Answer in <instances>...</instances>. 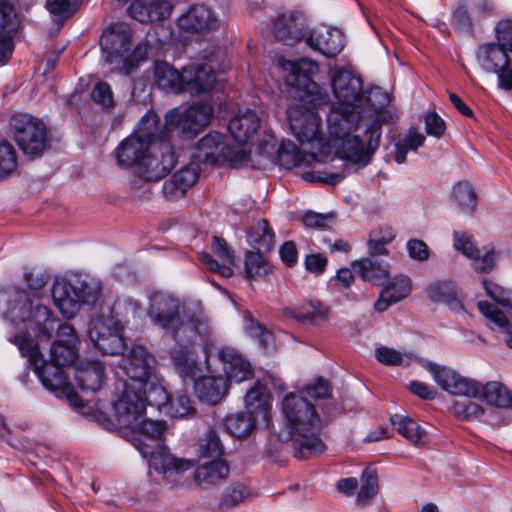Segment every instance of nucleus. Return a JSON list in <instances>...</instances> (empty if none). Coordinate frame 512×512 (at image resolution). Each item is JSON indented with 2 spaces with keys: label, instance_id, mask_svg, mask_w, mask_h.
I'll list each match as a JSON object with an SVG mask.
<instances>
[{
  "label": "nucleus",
  "instance_id": "nucleus-1",
  "mask_svg": "<svg viewBox=\"0 0 512 512\" xmlns=\"http://www.w3.org/2000/svg\"><path fill=\"white\" fill-rule=\"evenodd\" d=\"M185 305L176 296L156 291L149 296L147 315L158 328L172 335L175 342H195L207 336L210 327L207 319L192 316L184 319Z\"/></svg>",
  "mask_w": 512,
  "mask_h": 512
},
{
  "label": "nucleus",
  "instance_id": "nucleus-2",
  "mask_svg": "<svg viewBox=\"0 0 512 512\" xmlns=\"http://www.w3.org/2000/svg\"><path fill=\"white\" fill-rule=\"evenodd\" d=\"M282 410L290 434L296 437L295 457L304 460L321 454L326 446L318 437L321 420L314 405L307 399L291 393L284 398Z\"/></svg>",
  "mask_w": 512,
  "mask_h": 512
},
{
  "label": "nucleus",
  "instance_id": "nucleus-3",
  "mask_svg": "<svg viewBox=\"0 0 512 512\" xmlns=\"http://www.w3.org/2000/svg\"><path fill=\"white\" fill-rule=\"evenodd\" d=\"M160 118L154 112L146 113L134 132L120 142L115 150L117 164L132 168L138 174L146 155L159 134Z\"/></svg>",
  "mask_w": 512,
  "mask_h": 512
},
{
  "label": "nucleus",
  "instance_id": "nucleus-4",
  "mask_svg": "<svg viewBox=\"0 0 512 512\" xmlns=\"http://www.w3.org/2000/svg\"><path fill=\"white\" fill-rule=\"evenodd\" d=\"M100 293V283L92 278L57 279L52 287L54 304L67 318L76 315L81 305L94 304Z\"/></svg>",
  "mask_w": 512,
  "mask_h": 512
},
{
  "label": "nucleus",
  "instance_id": "nucleus-5",
  "mask_svg": "<svg viewBox=\"0 0 512 512\" xmlns=\"http://www.w3.org/2000/svg\"><path fill=\"white\" fill-rule=\"evenodd\" d=\"M283 68L288 72L287 85L295 89V94L302 103L316 108L328 102L329 95L311 79L318 73L317 62L308 58H301L297 61L288 60L283 63Z\"/></svg>",
  "mask_w": 512,
  "mask_h": 512
},
{
  "label": "nucleus",
  "instance_id": "nucleus-6",
  "mask_svg": "<svg viewBox=\"0 0 512 512\" xmlns=\"http://www.w3.org/2000/svg\"><path fill=\"white\" fill-rule=\"evenodd\" d=\"M193 158L199 162L210 165H228L240 168L249 162V152L245 147L235 148L228 144L222 134L210 132L202 137L195 145Z\"/></svg>",
  "mask_w": 512,
  "mask_h": 512
},
{
  "label": "nucleus",
  "instance_id": "nucleus-7",
  "mask_svg": "<svg viewBox=\"0 0 512 512\" xmlns=\"http://www.w3.org/2000/svg\"><path fill=\"white\" fill-rule=\"evenodd\" d=\"M212 115V106L202 102L184 110L173 108L166 113L165 124L163 129L159 128V134L166 139L173 133L184 139L194 138L209 124Z\"/></svg>",
  "mask_w": 512,
  "mask_h": 512
},
{
  "label": "nucleus",
  "instance_id": "nucleus-8",
  "mask_svg": "<svg viewBox=\"0 0 512 512\" xmlns=\"http://www.w3.org/2000/svg\"><path fill=\"white\" fill-rule=\"evenodd\" d=\"M9 341L18 347L23 356L28 358L29 364L46 389L50 391L67 390V379L62 369L63 366L56 364L51 359L49 362L44 360L38 344L22 334L9 338Z\"/></svg>",
  "mask_w": 512,
  "mask_h": 512
},
{
  "label": "nucleus",
  "instance_id": "nucleus-9",
  "mask_svg": "<svg viewBox=\"0 0 512 512\" xmlns=\"http://www.w3.org/2000/svg\"><path fill=\"white\" fill-rule=\"evenodd\" d=\"M10 126L19 148L25 155L39 157L49 146L48 131L38 118L28 114L11 117Z\"/></svg>",
  "mask_w": 512,
  "mask_h": 512
},
{
  "label": "nucleus",
  "instance_id": "nucleus-10",
  "mask_svg": "<svg viewBox=\"0 0 512 512\" xmlns=\"http://www.w3.org/2000/svg\"><path fill=\"white\" fill-rule=\"evenodd\" d=\"M18 302L10 312L12 320L26 323L36 332L40 341L50 340L57 322L52 311L45 305L34 303L25 292L19 293Z\"/></svg>",
  "mask_w": 512,
  "mask_h": 512
},
{
  "label": "nucleus",
  "instance_id": "nucleus-11",
  "mask_svg": "<svg viewBox=\"0 0 512 512\" xmlns=\"http://www.w3.org/2000/svg\"><path fill=\"white\" fill-rule=\"evenodd\" d=\"M307 158L313 155L303 153L291 141L282 142L278 147L275 137L271 133H265L264 139L258 141V170H267L279 164L286 168L301 166Z\"/></svg>",
  "mask_w": 512,
  "mask_h": 512
},
{
  "label": "nucleus",
  "instance_id": "nucleus-12",
  "mask_svg": "<svg viewBox=\"0 0 512 512\" xmlns=\"http://www.w3.org/2000/svg\"><path fill=\"white\" fill-rule=\"evenodd\" d=\"M124 323L114 316L100 317L90 322L88 335L95 347L107 355H120L126 348Z\"/></svg>",
  "mask_w": 512,
  "mask_h": 512
},
{
  "label": "nucleus",
  "instance_id": "nucleus-13",
  "mask_svg": "<svg viewBox=\"0 0 512 512\" xmlns=\"http://www.w3.org/2000/svg\"><path fill=\"white\" fill-rule=\"evenodd\" d=\"M366 135L368 136L366 146L356 135L350 134L346 138H337L341 140V144L337 149L340 158L351 161L359 166H366L380 144L381 123L379 120H374L370 124L366 129Z\"/></svg>",
  "mask_w": 512,
  "mask_h": 512
},
{
  "label": "nucleus",
  "instance_id": "nucleus-14",
  "mask_svg": "<svg viewBox=\"0 0 512 512\" xmlns=\"http://www.w3.org/2000/svg\"><path fill=\"white\" fill-rule=\"evenodd\" d=\"M175 164L173 146L169 139L160 134L146 155L137 175L146 181H157L164 178Z\"/></svg>",
  "mask_w": 512,
  "mask_h": 512
},
{
  "label": "nucleus",
  "instance_id": "nucleus-15",
  "mask_svg": "<svg viewBox=\"0 0 512 512\" xmlns=\"http://www.w3.org/2000/svg\"><path fill=\"white\" fill-rule=\"evenodd\" d=\"M496 33L498 43L483 44L477 52L485 69L495 73L511 62L507 53H512V21L499 22Z\"/></svg>",
  "mask_w": 512,
  "mask_h": 512
},
{
  "label": "nucleus",
  "instance_id": "nucleus-16",
  "mask_svg": "<svg viewBox=\"0 0 512 512\" xmlns=\"http://www.w3.org/2000/svg\"><path fill=\"white\" fill-rule=\"evenodd\" d=\"M119 367L133 381L131 385L138 387L154 375L156 359L143 345H133L120 360Z\"/></svg>",
  "mask_w": 512,
  "mask_h": 512
},
{
  "label": "nucleus",
  "instance_id": "nucleus-17",
  "mask_svg": "<svg viewBox=\"0 0 512 512\" xmlns=\"http://www.w3.org/2000/svg\"><path fill=\"white\" fill-rule=\"evenodd\" d=\"M137 450L143 458L148 459L150 468L164 476L172 475V473L181 476L195 467L193 460L171 455L165 445H157L153 451L151 445H137Z\"/></svg>",
  "mask_w": 512,
  "mask_h": 512
},
{
  "label": "nucleus",
  "instance_id": "nucleus-18",
  "mask_svg": "<svg viewBox=\"0 0 512 512\" xmlns=\"http://www.w3.org/2000/svg\"><path fill=\"white\" fill-rule=\"evenodd\" d=\"M143 396L135 386L125 384L123 392L113 404L114 415L120 427L132 429L138 425L145 411Z\"/></svg>",
  "mask_w": 512,
  "mask_h": 512
},
{
  "label": "nucleus",
  "instance_id": "nucleus-19",
  "mask_svg": "<svg viewBox=\"0 0 512 512\" xmlns=\"http://www.w3.org/2000/svg\"><path fill=\"white\" fill-rule=\"evenodd\" d=\"M425 368L431 373L434 381L452 395L472 397L479 391L477 381L464 378L453 369L433 362H428Z\"/></svg>",
  "mask_w": 512,
  "mask_h": 512
},
{
  "label": "nucleus",
  "instance_id": "nucleus-20",
  "mask_svg": "<svg viewBox=\"0 0 512 512\" xmlns=\"http://www.w3.org/2000/svg\"><path fill=\"white\" fill-rule=\"evenodd\" d=\"M131 39V28L127 23L118 22L108 26L100 38L105 61L111 63L114 58L124 57L130 51Z\"/></svg>",
  "mask_w": 512,
  "mask_h": 512
},
{
  "label": "nucleus",
  "instance_id": "nucleus-21",
  "mask_svg": "<svg viewBox=\"0 0 512 512\" xmlns=\"http://www.w3.org/2000/svg\"><path fill=\"white\" fill-rule=\"evenodd\" d=\"M246 411L228 415L223 420L225 431L235 438H246L256 425V384H254L244 397Z\"/></svg>",
  "mask_w": 512,
  "mask_h": 512
},
{
  "label": "nucleus",
  "instance_id": "nucleus-22",
  "mask_svg": "<svg viewBox=\"0 0 512 512\" xmlns=\"http://www.w3.org/2000/svg\"><path fill=\"white\" fill-rule=\"evenodd\" d=\"M288 120L292 134L300 143H308L317 138L321 119L313 109L302 106L290 107Z\"/></svg>",
  "mask_w": 512,
  "mask_h": 512
},
{
  "label": "nucleus",
  "instance_id": "nucleus-23",
  "mask_svg": "<svg viewBox=\"0 0 512 512\" xmlns=\"http://www.w3.org/2000/svg\"><path fill=\"white\" fill-rule=\"evenodd\" d=\"M273 33L278 41L293 45L306 40V20L302 13L288 11L279 14L273 22Z\"/></svg>",
  "mask_w": 512,
  "mask_h": 512
},
{
  "label": "nucleus",
  "instance_id": "nucleus-24",
  "mask_svg": "<svg viewBox=\"0 0 512 512\" xmlns=\"http://www.w3.org/2000/svg\"><path fill=\"white\" fill-rule=\"evenodd\" d=\"M332 89L336 105L360 107L363 102L360 78L347 70L338 71L332 79Z\"/></svg>",
  "mask_w": 512,
  "mask_h": 512
},
{
  "label": "nucleus",
  "instance_id": "nucleus-25",
  "mask_svg": "<svg viewBox=\"0 0 512 512\" xmlns=\"http://www.w3.org/2000/svg\"><path fill=\"white\" fill-rule=\"evenodd\" d=\"M358 108L336 104L331 107L327 116V128L332 138H346L357 129L360 120Z\"/></svg>",
  "mask_w": 512,
  "mask_h": 512
},
{
  "label": "nucleus",
  "instance_id": "nucleus-26",
  "mask_svg": "<svg viewBox=\"0 0 512 512\" xmlns=\"http://www.w3.org/2000/svg\"><path fill=\"white\" fill-rule=\"evenodd\" d=\"M78 337L73 327L67 323L58 325L57 339L50 349V359L63 367L74 363L77 359Z\"/></svg>",
  "mask_w": 512,
  "mask_h": 512
},
{
  "label": "nucleus",
  "instance_id": "nucleus-27",
  "mask_svg": "<svg viewBox=\"0 0 512 512\" xmlns=\"http://www.w3.org/2000/svg\"><path fill=\"white\" fill-rule=\"evenodd\" d=\"M184 92L199 95L213 89L216 77L213 68L206 63H190L183 67Z\"/></svg>",
  "mask_w": 512,
  "mask_h": 512
},
{
  "label": "nucleus",
  "instance_id": "nucleus-28",
  "mask_svg": "<svg viewBox=\"0 0 512 512\" xmlns=\"http://www.w3.org/2000/svg\"><path fill=\"white\" fill-rule=\"evenodd\" d=\"M211 247L221 263L208 253L199 255L201 263L211 272L218 273L225 278L231 277L233 275L232 266L235 261L234 251L223 238L218 236L212 237Z\"/></svg>",
  "mask_w": 512,
  "mask_h": 512
},
{
  "label": "nucleus",
  "instance_id": "nucleus-29",
  "mask_svg": "<svg viewBox=\"0 0 512 512\" xmlns=\"http://www.w3.org/2000/svg\"><path fill=\"white\" fill-rule=\"evenodd\" d=\"M177 24L179 28L187 32L205 33L216 30L219 21L209 7L193 5L178 18Z\"/></svg>",
  "mask_w": 512,
  "mask_h": 512
},
{
  "label": "nucleus",
  "instance_id": "nucleus-30",
  "mask_svg": "<svg viewBox=\"0 0 512 512\" xmlns=\"http://www.w3.org/2000/svg\"><path fill=\"white\" fill-rule=\"evenodd\" d=\"M173 5L168 0H134L129 15L141 23L163 21L170 17Z\"/></svg>",
  "mask_w": 512,
  "mask_h": 512
},
{
  "label": "nucleus",
  "instance_id": "nucleus-31",
  "mask_svg": "<svg viewBox=\"0 0 512 512\" xmlns=\"http://www.w3.org/2000/svg\"><path fill=\"white\" fill-rule=\"evenodd\" d=\"M306 43L312 49L332 58L343 49V35L335 28L321 27L307 34Z\"/></svg>",
  "mask_w": 512,
  "mask_h": 512
},
{
  "label": "nucleus",
  "instance_id": "nucleus-32",
  "mask_svg": "<svg viewBox=\"0 0 512 512\" xmlns=\"http://www.w3.org/2000/svg\"><path fill=\"white\" fill-rule=\"evenodd\" d=\"M218 358L223 364L227 379L241 383L253 377L251 364L235 348L225 346L219 349Z\"/></svg>",
  "mask_w": 512,
  "mask_h": 512
},
{
  "label": "nucleus",
  "instance_id": "nucleus-33",
  "mask_svg": "<svg viewBox=\"0 0 512 512\" xmlns=\"http://www.w3.org/2000/svg\"><path fill=\"white\" fill-rule=\"evenodd\" d=\"M75 380L82 391H99L105 380L104 364L97 359L81 360L75 368Z\"/></svg>",
  "mask_w": 512,
  "mask_h": 512
},
{
  "label": "nucleus",
  "instance_id": "nucleus-34",
  "mask_svg": "<svg viewBox=\"0 0 512 512\" xmlns=\"http://www.w3.org/2000/svg\"><path fill=\"white\" fill-rule=\"evenodd\" d=\"M235 148L245 147L251 155V148L248 146L256 135V114L252 110H247L244 114L236 115L228 123Z\"/></svg>",
  "mask_w": 512,
  "mask_h": 512
},
{
  "label": "nucleus",
  "instance_id": "nucleus-35",
  "mask_svg": "<svg viewBox=\"0 0 512 512\" xmlns=\"http://www.w3.org/2000/svg\"><path fill=\"white\" fill-rule=\"evenodd\" d=\"M454 247L463 255L473 260V267L476 271L487 272L494 265V254L492 250H485L483 254L475 246L473 237L466 233H454Z\"/></svg>",
  "mask_w": 512,
  "mask_h": 512
},
{
  "label": "nucleus",
  "instance_id": "nucleus-36",
  "mask_svg": "<svg viewBox=\"0 0 512 512\" xmlns=\"http://www.w3.org/2000/svg\"><path fill=\"white\" fill-rule=\"evenodd\" d=\"M205 336L198 338L195 342H176L177 347L170 351V356L173 364L182 378H194L196 373L200 370L198 367L197 354L191 347Z\"/></svg>",
  "mask_w": 512,
  "mask_h": 512
},
{
  "label": "nucleus",
  "instance_id": "nucleus-37",
  "mask_svg": "<svg viewBox=\"0 0 512 512\" xmlns=\"http://www.w3.org/2000/svg\"><path fill=\"white\" fill-rule=\"evenodd\" d=\"M261 374V376L258 374V414H262L266 427H269L272 407L271 391L283 390L284 385L272 371H261Z\"/></svg>",
  "mask_w": 512,
  "mask_h": 512
},
{
  "label": "nucleus",
  "instance_id": "nucleus-38",
  "mask_svg": "<svg viewBox=\"0 0 512 512\" xmlns=\"http://www.w3.org/2000/svg\"><path fill=\"white\" fill-rule=\"evenodd\" d=\"M284 315L300 324L319 326L329 317V308L317 300H310L298 307L286 308Z\"/></svg>",
  "mask_w": 512,
  "mask_h": 512
},
{
  "label": "nucleus",
  "instance_id": "nucleus-39",
  "mask_svg": "<svg viewBox=\"0 0 512 512\" xmlns=\"http://www.w3.org/2000/svg\"><path fill=\"white\" fill-rule=\"evenodd\" d=\"M411 292V280L407 276L393 278L380 292L374 310L382 313L391 305L405 299Z\"/></svg>",
  "mask_w": 512,
  "mask_h": 512
},
{
  "label": "nucleus",
  "instance_id": "nucleus-40",
  "mask_svg": "<svg viewBox=\"0 0 512 512\" xmlns=\"http://www.w3.org/2000/svg\"><path fill=\"white\" fill-rule=\"evenodd\" d=\"M194 390L201 402L216 405L227 394V380L222 376L200 377L195 381Z\"/></svg>",
  "mask_w": 512,
  "mask_h": 512
},
{
  "label": "nucleus",
  "instance_id": "nucleus-41",
  "mask_svg": "<svg viewBox=\"0 0 512 512\" xmlns=\"http://www.w3.org/2000/svg\"><path fill=\"white\" fill-rule=\"evenodd\" d=\"M18 20L13 6H0V63H4L13 49L12 36L17 31Z\"/></svg>",
  "mask_w": 512,
  "mask_h": 512
},
{
  "label": "nucleus",
  "instance_id": "nucleus-42",
  "mask_svg": "<svg viewBox=\"0 0 512 512\" xmlns=\"http://www.w3.org/2000/svg\"><path fill=\"white\" fill-rule=\"evenodd\" d=\"M139 434V438L135 439L134 446L137 445H151V450H155L157 445H164L162 443V436L167 430V423L164 420H152L141 418L138 425L131 429Z\"/></svg>",
  "mask_w": 512,
  "mask_h": 512
},
{
  "label": "nucleus",
  "instance_id": "nucleus-43",
  "mask_svg": "<svg viewBox=\"0 0 512 512\" xmlns=\"http://www.w3.org/2000/svg\"><path fill=\"white\" fill-rule=\"evenodd\" d=\"M155 83L159 89L179 94L184 92L183 70L179 72L167 62H157L154 70Z\"/></svg>",
  "mask_w": 512,
  "mask_h": 512
},
{
  "label": "nucleus",
  "instance_id": "nucleus-44",
  "mask_svg": "<svg viewBox=\"0 0 512 512\" xmlns=\"http://www.w3.org/2000/svg\"><path fill=\"white\" fill-rule=\"evenodd\" d=\"M478 393L471 398H480L488 404L512 409V391L498 381L488 382L481 385L478 382Z\"/></svg>",
  "mask_w": 512,
  "mask_h": 512
},
{
  "label": "nucleus",
  "instance_id": "nucleus-45",
  "mask_svg": "<svg viewBox=\"0 0 512 512\" xmlns=\"http://www.w3.org/2000/svg\"><path fill=\"white\" fill-rule=\"evenodd\" d=\"M336 491L345 497H355L357 503L366 504L379 492L378 482H336Z\"/></svg>",
  "mask_w": 512,
  "mask_h": 512
},
{
  "label": "nucleus",
  "instance_id": "nucleus-46",
  "mask_svg": "<svg viewBox=\"0 0 512 512\" xmlns=\"http://www.w3.org/2000/svg\"><path fill=\"white\" fill-rule=\"evenodd\" d=\"M276 244V236L273 228L270 226L267 219L258 220V275L261 270L264 274L271 271L266 258L262 254L271 252Z\"/></svg>",
  "mask_w": 512,
  "mask_h": 512
},
{
  "label": "nucleus",
  "instance_id": "nucleus-47",
  "mask_svg": "<svg viewBox=\"0 0 512 512\" xmlns=\"http://www.w3.org/2000/svg\"><path fill=\"white\" fill-rule=\"evenodd\" d=\"M355 273L364 281L380 284L389 274V265L372 258H363L352 264Z\"/></svg>",
  "mask_w": 512,
  "mask_h": 512
},
{
  "label": "nucleus",
  "instance_id": "nucleus-48",
  "mask_svg": "<svg viewBox=\"0 0 512 512\" xmlns=\"http://www.w3.org/2000/svg\"><path fill=\"white\" fill-rule=\"evenodd\" d=\"M390 422L393 427L416 446L425 443L426 431L413 419L399 414H394L390 417Z\"/></svg>",
  "mask_w": 512,
  "mask_h": 512
},
{
  "label": "nucleus",
  "instance_id": "nucleus-49",
  "mask_svg": "<svg viewBox=\"0 0 512 512\" xmlns=\"http://www.w3.org/2000/svg\"><path fill=\"white\" fill-rule=\"evenodd\" d=\"M425 142V136L416 128L411 127L407 134L395 143L394 160L397 164L406 161L409 151H417Z\"/></svg>",
  "mask_w": 512,
  "mask_h": 512
},
{
  "label": "nucleus",
  "instance_id": "nucleus-50",
  "mask_svg": "<svg viewBox=\"0 0 512 512\" xmlns=\"http://www.w3.org/2000/svg\"><path fill=\"white\" fill-rule=\"evenodd\" d=\"M478 309L487 319L506 332V343L510 348H512V325L509 323L506 315L496 306L487 301H479Z\"/></svg>",
  "mask_w": 512,
  "mask_h": 512
},
{
  "label": "nucleus",
  "instance_id": "nucleus-51",
  "mask_svg": "<svg viewBox=\"0 0 512 512\" xmlns=\"http://www.w3.org/2000/svg\"><path fill=\"white\" fill-rule=\"evenodd\" d=\"M136 390L141 391V394L144 395V407L149 404L161 408L168 405L170 401L168 392L161 384L149 383L148 381L136 387Z\"/></svg>",
  "mask_w": 512,
  "mask_h": 512
},
{
  "label": "nucleus",
  "instance_id": "nucleus-52",
  "mask_svg": "<svg viewBox=\"0 0 512 512\" xmlns=\"http://www.w3.org/2000/svg\"><path fill=\"white\" fill-rule=\"evenodd\" d=\"M229 471V465L226 461H211L196 469L194 480H225L229 475Z\"/></svg>",
  "mask_w": 512,
  "mask_h": 512
},
{
  "label": "nucleus",
  "instance_id": "nucleus-53",
  "mask_svg": "<svg viewBox=\"0 0 512 512\" xmlns=\"http://www.w3.org/2000/svg\"><path fill=\"white\" fill-rule=\"evenodd\" d=\"M453 196L463 213H472L477 204V195L468 182H458L453 188Z\"/></svg>",
  "mask_w": 512,
  "mask_h": 512
},
{
  "label": "nucleus",
  "instance_id": "nucleus-54",
  "mask_svg": "<svg viewBox=\"0 0 512 512\" xmlns=\"http://www.w3.org/2000/svg\"><path fill=\"white\" fill-rule=\"evenodd\" d=\"M17 168V153L13 145L3 140L0 142V180L12 174Z\"/></svg>",
  "mask_w": 512,
  "mask_h": 512
},
{
  "label": "nucleus",
  "instance_id": "nucleus-55",
  "mask_svg": "<svg viewBox=\"0 0 512 512\" xmlns=\"http://www.w3.org/2000/svg\"><path fill=\"white\" fill-rule=\"evenodd\" d=\"M394 237V233L388 228L372 231L368 241L369 254L371 256L386 255L388 253L386 245L389 244Z\"/></svg>",
  "mask_w": 512,
  "mask_h": 512
},
{
  "label": "nucleus",
  "instance_id": "nucleus-56",
  "mask_svg": "<svg viewBox=\"0 0 512 512\" xmlns=\"http://www.w3.org/2000/svg\"><path fill=\"white\" fill-rule=\"evenodd\" d=\"M168 405V413L174 418H190L196 413L191 399L184 393H178L174 398H170Z\"/></svg>",
  "mask_w": 512,
  "mask_h": 512
},
{
  "label": "nucleus",
  "instance_id": "nucleus-57",
  "mask_svg": "<svg viewBox=\"0 0 512 512\" xmlns=\"http://www.w3.org/2000/svg\"><path fill=\"white\" fill-rule=\"evenodd\" d=\"M270 357L276 353L275 336L268 327L258 324V355Z\"/></svg>",
  "mask_w": 512,
  "mask_h": 512
},
{
  "label": "nucleus",
  "instance_id": "nucleus-58",
  "mask_svg": "<svg viewBox=\"0 0 512 512\" xmlns=\"http://www.w3.org/2000/svg\"><path fill=\"white\" fill-rule=\"evenodd\" d=\"M426 291L429 299L434 302H447L454 296V286L448 281L432 283Z\"/></svg>",
  "mask_w": 512,
  "mask_h": 512
},
{
  "label": "nucleus",
  "instance_id": "nucleus-59",
  "mask_svg": "<svg viewBox=\"0 0 512 512\" xmlns=\"http://www.w3.org/2000/svg\"><path fill=\"white\" fill-rule=\"evenodd\" d=\"M171 178L187 192L196 183L198 170L194 164L186 165L175 172Z\"/></svg>",
  "mask_w": 512,
  "mask_h": 512
},
{
  "label": "nucleus",
  "instance_id": "nucleus-60",
  "mask_svg": "<svg viewBox=\"0 0 512 512\" xmlns=\"http://www.w3.org/2000/svg\"><path fill=\"white\" fill-rule=\"evenodd\" d=\"M248 495L249 492L246 486L242 482H236L224 493L221 505L225 507H233L242 502Z\"/></svg>",
  "mask_w": 512,
  "mask_h": 512
},
{
  "label": "nucleus",
  "instance_id": "nucleus-61",
  "mask_svg": "<svg viewBox=\"0 0 512 512\" xmlns=\"http://www.w3.org/2000/svg\"><path fill=\"white\" fill-rule=\"evenodd\" d=\"M78 2L71 0H46V9L55 16L68 18L77 9Z\"/></svg>",
  "mask_w": 512,
  "mask_h": 512
},
{
  "label": "nucleus",
  "instance_id": "nucleus-62",
  "mask_svg": "<svg viewBox=\"0 0 512 512\" xmlns=\"http://www.w3.org/2000/svg\"><path fill=\"white\" fill-rule=\"evenodd\" d=\"M483 286L490 298L511 312L512 305L510 300V292L488 280L483 281Z\"/></svg>",
  "mask_w": 512,
  "mask_h": 512
},
{
  "label": "nucleus",
  "instance_id": "nucleus-63",
  "mask_svg": "<svg viewBox=\"0 0 512 512\" xmlns=\"http://www.w3.org/2000/svg\"><path fill=\"white\" fill-rule=\"evenodd\" d=\"M93 101L104 108L113 107V93L111 87L106 82H98L91 93Z\"/></svg>",
  "mask_w": 512,
  "mask_h": 512
},
{
  "label": "nucleus",
  "instance_id": "nucleus-64",
  "mask_svg": "<svg viewBox=\"0 0 512 512\" xmlns=\"http://www.w3.org/2000/svg\"><path fill=\"white\" fill-rule=\"evenodd\" d=\"M453 410L458 417L465 419L476 418L484 412L479 404L467 399L455 402L453 404Z\"/></svg>",
  "mask_w": 512,
  "mask_h": 512
}]
</instances>
